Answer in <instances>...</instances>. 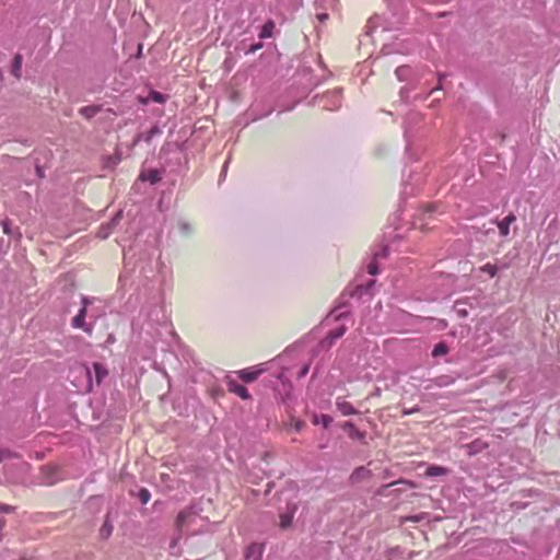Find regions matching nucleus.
Returning a JSON list of instances; mask_svg holds the SVG:
<instances>
[{
    "mask_svg": "<svg viewBox=\"0 0 560 560\" xmlns=\"http://www.w3.org/2000/svg\"><path fill=\"white\" fill-rule=\"evenodd\" d=\"M481 270L483 272H487L491 278H493L498 272V268L494 265L489 264V262L486 264L485 266H482Z\"/></svg>",
    "mask_w": 560,
    "mask_h": 560,
    "instance_id": "obj_34",
    "label": "nucleus"
},
{
    "mask_svg": "<svg viewBox=\"0 0 560 560\" xmlns=\"http://www.w3.org/2000/svg\"><path fill=\"white\" fill-rule=\"evenodd\" d=\"M315 7H316V9L319 7V0L315 1Z\"/></svg>",
    "mask_w": 560,
    "mask_h": 560,
    "instance_id": "obj_58",
    "label": "nucleus"
},
{
    "mask_svg": "<svg viewBox=\"0 0 560 560\" xmlns=\"http://www.w3.org/2000/svg\"><path fill=\"white\" fill-rule=\"evenodd\" d=\"M103 314L101 310L97 307H94L93 304L89 306V317L92 318L94 322Z\"/></svg>",
    "mask_w": 560,
    "mask_h": 560,
    "instance_id": "obj_36",
    "label": "nucleus"
},
{
    "mask_svg": "<svg viewBox=\"0 0 560 560\" xmlns=\"http://www.w3.org/2000/svg\"><path fill=\"white\" fill-rule=\"evenodd\" d=\"M326 70L322 66V61L312 55L304 56L298 61V68L292 75V84L290 88L298 90V97L294 104L304 98L310 91L317 86L325 79Z\"/></svg>",
    "mask_w": 560,
    "mask_h": 560,
    "instance_id": "obj_1",
    "label": "nucleus"
},
{
    "mask_svg": "<svg viewBox=\"0 0 560 560\" xmlns=\"http://www.w3.org/2000/svg\"><path fill=\"white\" fill-rule=\"evenodd\" d=\"M448 351L450 347L447 346V343L445 341H440L434 346L431 354L433 358H439L447 354Z\"/></svg>",
    "mask_w": 560,
    "mask_h": 560,
    "instance_id": "obj_23",
    "label": "nucleus"
},
{
    "mask_svg": "<svg viewBox=\"0 0 560 560\" xmlns=\"http://www.w3.org/2000/svg\"><path fill=\"white\" fill-rule=\"evenodd\" d=\"M436 210V206L435 205H428L425 208H424V214H431L433 213L434 211Z\"/></svg>",
    "mask_w": 560,
    "mask_h": 560,
    "instance_id": "obj_47",
    "label": "nucleus"
},
{
    "mask_svg": "<svg viewBox=\"0 0 560 560\" xmlns=\"http://www.w3.org/2000/svg\"><path fill=\"white\" fill-rule=\"evenodd\" d=\"M142 317L144 319L141 329L145 330L151 336L154 335L159 326H166L168 324L166 308L159 302L143 308L138 320Z\"/></svg>",
    "mask_w": 560,
    "mask_h": 560,
    "instance_id": "obj_4",
    "label": "nucleus"
},
{
    "mask_svg": "<svg viewBox=\"0 0 560 560\" xmlns=\"http://www.w3.org/2000/svg\"><path fill=\"white\" fill-rule=\"evenodd\" d=\"M161 129L158 126H153L145 135L144 140L149 142L154 136L160 135Z\"/></svg>",
    "mask_w": 560,
    "mask_h": 560,
    "instance_id": "obj_37",
    "label": "nucleus"
},
{
    "mask_svg": "<svg viewBox=\"0 0 560 560\" xmlns=\"http://www.w3.org/2000/svg\"><path fill=\"white\" fill-rule=\"evenodd\" d=\"M119 161H120V158H119V156H116V158H115V161H114V164H117Z\"/></svg>",
    "mask_w": 560,
    "mask_h": 560,
    "instance_id": "obj_54",
    "label": "nucleus"
},
{
    "mask_svg": "<svg viewBox=\"0 0 560 560\" xmlns=\"http://www.w3.org/2000/svg\"><path fill=\"white\" fill-rule=\"evenodd\" d=\"M400 483H407V481L400 479V480H397V481H394L392 483H387V485H383L382 487H380L376 491V494L377 495H386L387 494V489L393 487V486H396V485H400Z\"/></svg>",
    "mask_w": 560,
    "mask_h": 560,
    "instance_id": "obj_32",
    "label": "nucleus"
},
{
    "mask_svg": "<svg viewBox=\"0 0 560 560\" xmlns=\"http://www.w3.org/2000/svg\"><path fill=\"white\" fill-rule=\"evenodd\" d=\"M340 428L348 433V436L351 440H357L360 442H364L366 432L360 431L352 421H346L343 422Z\"/></svg>",
    "mask_w": 560,
    "mask_h": 560,
    "instance_id": "obj_11",
    "label": "nucleus"
},
{
    "mask_svg": "<svg viewBox=\"0 0 560 560\" xmlns=\"http://www.w3.org/2000/svg\"><path fill=\"white\" fill-rule=\"evenodd\" d=\"M450 472V469L443 466L430 465L425 470V476L428 477H440L446 476Z\"/></svg>",
    "mask_w": 560,
    "mask_h": 560,
    "instance_id": "obj_19",
    "label": "nucleus"
},
{
    "mask_svg": "<svg viewBox=\"0 0 560 560\" xmlns=\"http://www.w3.org/2000/svg\"><path fill=\"white\" fill-rule=\"evenodd\" d=\"M242 49L244 50L245 55L254 54L256 50L260 49L262 47V43L258 42L255 44H252L249 46H246L245 40L241 43Z\"/></svg>",
    "mask_w": 560,
    "mask_h": 560,
    "instance_id": "obj_31",
    "label": "nucleus"
},
{
    "mask_svg": "<svg viewBox=\"0 0 560 560\" xmlns=\"http://www.w3.org/2000/svg\"><path fill=\"white\" fill-rule=\"evenodd\" d=\"M150 98L153 101V102H156V103H164L165 102V95L158 92V91H151L150 92Z\"/></svg>",
    "mask_w": 560,
    "mask_h": 560,
    "instance_id": "obj_35",
    "label": "nucleus"
},
{
    "mask_svg": "<svg viewBox=\"0 0 560 560\" xmlns=\"http://www.w3.org/2000/svg\"><path fill=\"white\" fill-rule=\"evenodd\" d=\"M291 370V366H284L282 364V374L284 373V371H290ZM281 385H282V390H285L287 388V383L284 382V380L282 378V382H281Z\"/></svg>",
    "mask_w": 560,
    "mask_h": 560,
    "instance_id": "obj_49",
    "label": "nucleus"
},
{
    "mask_svg": "<svg viewBox=\"0 0 560 560\" xmlns=\"http://www.w3.org/2000/svg\"><path fill=\"white\" fill-rule=\"evenodd\" d=\"M178 226H179V230H180L183 233H185V234H188V233H190V231H191V228H190L189 223H187V222H185V221H180V222L178 223Z\"/></svg>",
    "mask_w": 560,
    "mask_h": 560,
    "instance_id": "obj_41",
    "label": "nucleus"
},
{
    "mask_svg": "<svg viewBox=\"0 0 560 560\" xmlns=\"http://www.w3.org/2000/svg\"><path fill=\"white\" fill-rule=\"evenodd\" d=\"M275 28V23L271 20H268L262 26L258 34L260 39L271 37Z\"/></svg>",
    "mask_w": 560,
    "mask_h": 560,
    "instance_id": "obj_22",
    "label": "nucleus"
},
{
    "mask_svg": "<svg viewBox=\"0 0 560 560\" xmlns=\"http://www.w3.org/2000/svg\"><path fill=\"white\" fill-rule=\"evenodd\" d=\"M444 78H445V75H442V74H440V75H439V84H438V86H436V88H434V89H432V90H431V93H433V92H434V91H436V90H441V89H442L441 83H442V80H443Z\"/></svg>",
    "mask_w": 560,
    "mask_h": 560,
    "instance_id": "obj_50",
    "label": "nucleus"
},
{
    "mask_svg": "<svg viewBox=\"0 0 560 560\" xmlns=\"http://www.w3.org/2000/svg\"><path fill=\"white\" fill-rule=\"evenodd\" d=\"M101 110V106H97V105H89V106H83L80 108V114L86 118V119H91L93 118L98 112Z\"/></svg>",
    "mask_w": 560,
    "mask_h": 560,
    "instance_id": "obj_21",
    "label": "nucleus"
},
{
    "mask_svg": "<svg viewBox=\"0 0 560 560\" xmlns=\"http://www.w3.org/2000/svg\"><path fill=\"white\" fill-rule=\"evenodd\" d=\"M122 219V210L116 212V214L108 221L100 226L97 231V237L101 240H106L112 233L116 225L119 224Z\"/></svg>",
    "mask_w": 560,
    "mask_h": 560,
    "instance_id": "obj_9",
    "label": "nucleus"
},
{
    "mask_svg": "<svg viewBox=\"0 0 560 560\" xmlns=\"http://www.w3.org/2000/svg\"><path fill=\"white\" fill-rule=\"evenodd\" d=\"M346 327L345 326H339L332 330H330L327 335L326 338H324L323 340H320V342L318 343V348L322 350V349H329L334 342L341 338L345 332H346Z\"/></svg>",
    "mask_w": 560,
    "mask_h": 560,
    "instance_id": "obj_10",
    "label": "nucleus"
},
{
    "mask_svg": "<svg viewBox=\"0 0 560 560\" xmlns=\"http://www.w3.org/2000/svg\"><path fill=\"white\" fill-rule=\"evenodd\" d=\"M388 255L387 246L382 247L378 252L374 254V259L377 260L380 258H386Z\"/></svg>",
    "mask_w": 560,
    "mask_h": 560,
    "instance_id": "obj_39",
    "label": "nucleus"
},
{
    "mask_svg": "<svg viewBox=\"0 0 560 560\" xmlns=\"http://www.w3.org/2000/svg\"><path fill=\"white\" fill-rule=\"evenodd\" d=\"M2 228H3V232L8 235L12 234V231H11V223L9 221H3L2 222Z\"/></svg>",
    "mask_w": 560,
    "mask_h": 560,
    "instance_id": "obj_45",
    "label": "nucleus"
},
{
    "mask_svg": "<svg viewBox=\"0 0 560 560\" xmlns=\"http://www.w3.org/2000/svg\"><path fill=\"white\" fill-rule=\"evenodd\" d=\"M380 16L375 15L369 19L365 25V35H371L373 31L378 26Z\"/></svg>",
    "mask_w": 560,
    "mask_h": 560,
    "instance_id": "obj_28",
    "label": "nucleus"
},
{
    "mask_svg": "<svg viewBox=\"0 0 560 560\" xmlns=\"http://www.w3.org/2000/svg\"><path fill=\"white\" fill-rule=\"evenodd\" d=\"M368 272L372 276H376L378 273V265H377V260L373 259L369 265H368Z\"/></svg>",
    "mask_w": 560,
    "mask_h": 560,
    "instance_id": "obj_38",
    "label": "nucleus"
},
{
    "mask_svg": "<svg viewBox=\"0 0 560 560\" xmlns=\"http://www.w3.org/2000/svg\"><path fill=\"white\" fill-rule=\"evenodd\" d=\"M328 13L327 12H323V11H317L316 12V19L320 22V23H324L327 19H328Z\"/></svg>",
    "mask_w": 560,
    "mask_h": 560,
    "instance_id": "obj_43",
    "label": "nucleus"
},
{
    "mask_svg": "<svg viewBox=\"0 0 560 560\" xmlns=\"http://www.w3.org/2000/svg\"><path fill=\"white\" fill-rule=\"evenodd\" d=\"M262 555V545L252 544L246 548L245 559L246 560H260Z\"/></svg>",
    "mask_w": 560,
    "mask_h": 560,
    "instance_id": "obj_17",
    "label": "nucleus"
},
{
    "mask_svg": "<svg viewBox=\"0 0 560 560\" xmlns=\"http://www.w3.org/2000/svg\"><path fill=\"white\" fill-rule=\"evenodd\" d=\"M516 220V217L513 214V213H510L509 215H506L504 219H502L501 221H493L491 222L492 225H497L499 231H500V234L502 236H508L509 233H510V225L511 223H513L514 221Z\"/></svg>",
    "mask_w": 560,
    "mask_h": 560,
    "instance_id": "obj_14",
    "label": "nucleus"
},
{
    "mask_svg": "<svg viewBox=\"0 0 560 560\" xmlns=\"http://www.w3.org/2000/svg\"><path fill=\"white\" fill-rule=\"evenodd\" d=\"M472 229H474V230H477V232H480V233H482L483 235H488V234H490V233H494V232H495V230H494V228H493V226H490V228H488V229H486V230H481L480 228H477V226H472Z\"/></svg>",
    "mask_w": 560,
    "mask_h": 560,
    "instance_id": "obj_44",
    "label": "nucleus"
},
{
    "mask_svg": "<svg viewBox=\"0 0 560 560\" xmlns=\"http://www.w3.org/2000/svg\"><path fill=\"white\" fill-rule=\"evenodd\" d=\"M305 425V422L302 421V420H295L294 422V428H295V431H301Z\"/></svg>",
    "mask_w": 560,
    "mask_h": 560,
    "instance_id": "obj_48",
    "label": "nucleus"
},
{
    "mask_svg": "<svg viewBox=\"0 0 560 560\" xmlns=\"http://www.w3.org/2000/svg\"><path fill=\"white\" fill-rule=\"evenodd\" d=\"M84 373L86 376V390L93 392L94 384L100 386L104 380L108 376V370L101 362H93L92 366H84Z\"/></svg>",
    "mask_w": 560,
    "mask_h": 560,
    "instance_id": "obj_6",
    "label": "nucleus"
},
{
    "mask_svg": "<svg viewBox=\"0 0 560 560\" xmlns=\"http://www.w3.org/2000/svg\"><path fill=\"white\" fill-rule=\"evenodd\" d=\"M372 471L364 466L357 467L349 477V485L354 486L371 478Z\"/></svg>",
    "mask_w": 560,
    "mask_h": 560,
    "instance_id": "obj_13",
    "label": "nucleus"
},
{
    "mask_svg": "<svg viewBox=\"0 0 560 560\" xmlns=\"http://www.w3.org/2000/svg\"><path fill=\"white\" fill-rule=\"evenodd\" d=\"M201 511L199 504L192 503L178 513L175 522L178 538L184 534L197 535L206 530L208 520L200 515Z\"/></svg>",
    "mask_w": 560,
    "mask_h": 560,
    "instance_id": "obj_3",
    "label": "nucleus"
},
{
    "mask_svg": "<svg viewBox=\"0 0 560 560\" xmlns=\"http://www.w3.org/2000/svg\"><path fill=\"white\" fill-rule=\"evenodd\" d=\"M36 171H37V174H38L39 176H43L42 171H40V168H39L38 166L36 167Z\"/></svg>",
    "mask_w": 560,
    "mask_h": 560,
    "instance_id": "obj_53",
    "label": "nucleus"
},
{
    "mask_svg": "<svg viewBox=\"0 0 560 560\" xmlns=\"http://www.w3.org/2000/svg\"><path fill=\"white\" fill-rule=\"evenodd\" d=\"M294 104L293 105H289V106H285L283 103H282V112L284 110H291L293 108Z\"/></svg>",
    "mask_w": 560,
    "mask_h": 560,
    "instance_id": "obj_51",
    "label": "nucleus"
},
{
    "mask_svg": "<svg viewBox=\"0 0 560 560\" xmlns=\"http://www.w3.org/2000/svg\"><path fill=\"white\" fill-rule=\"evenodd\" d=\"M314 103L322 105L326 110H335L341 106V90L335 89L323 95L314 96Z\"/></svg>",
    "mask_w": 560,
    "mask_h": 560,
    "instance_id": "obj_8",
    "label": "nucleus"
},
{
    "mask_svg": "<svg viewBox=\"0 0 560 560\" xmlns=\"http://www.w3.org/2000/svg\"><path fill=\"white\" fill-rule=\"evenodd\" d=\"M285 5H288V10L290 12V19H292L293 13L302 5V0H285ZM287 20H289V18L284 16L282 13V23Z\"/></svg>",
    "mask_w": 560,
    "mask_h": 560,
    "instance_id": "obj_24",
    "label": "nucleus"
},
{
    "mask_svg": "<svg viewBox=\"0 0 560 560\" xmlns=\"http://www.w3.org/2000/svg\"><path fill=\"white\" fill-rule=\"evenodd\" d=\"M237 376L247 384L261 378V382L267 387L276 392L280 384V355L257 365L240 370Z\"/></svg>",
    "mask_w": 560,
    "mask_h": 560,
    "instance_id": "obj_2",
    "label": "nucleus"
},
{
    "mask_svg": "<svg viewBox=\"0 0 560 560\" xmlns=\"http://www.w3.org/2000/svg\"><path fill=\"white\" fill-rule=\"evenodd\" d=\"M375 281L370 280L366 285L359 284L357 285L355 290L351 295H357L358 298H361L363 294L370 293L371 288L374 285Z\"/></svg>",
    "mask_w": 560,
    "mask_h": 560,
    "instance_id": "obj_26",
    "label": "nucleus"
},
{
    "mask_svg": "<svg viewBox=\"0 0 560 560\" xmlns=\"http://www.w3.org/2000/svg\"><path fill=\"white\" fill-rule=\"evenodd\" d=\"M298 510V504L293 502L287 503L285 512L282 513V530L291 526L294 513Z\"/></svg>",
    "mask_w": 560,
    "mask_h": 560,
    "instance_id": "obj_15",
    "label": "nucleus"
},
{
    "mask_svg": "<svg viewBox=\"0 0 560 560\" xmlns=\"http://www.w3.org/2000/svg\"><path fill=\"white\" fill-rule=\"evenodd\" d=\"M314 424H322L324 429H328L332 423V418L329 415H314L313 417Z\"/></svg>",
    "mask_w": 560,
    "mask_h": 560,
    "instance_id": "obj_25",
    "label": "nucleus"
},
{
    "mask_svg": "<svg viewBox=\"0 0 560 560\" xmlns=\"http://www.w3.org/2000/svg\"><path fill=\"white\" fill-rule=\"evenodd\" d=\"M336 407L337 409L343 415V416H351L357 415L359 411L347 400L342 398H337L336 400Z\"/></svg>",
    "mask_w": 560,
    "mask_h": 560,
    "instance_id": "obj_16",
    "label": "nucleus"
},
{
    "mask_svg": "<svg viewBox=\"0 0 560 560\" xmlns=\"http://www.w3.org/2000/svg\"><path fill=\"white\" fill-rule=\"evenodd\" d=\"M347 307V304H340L338 305L334 311H332V314L335 315V319L336 320H341L343 318H346L349 314V311L348 310H345Z\"/></svg>",
    "mask_w": 560,
    "mask_h": 560,
    "instance_id": "obj_27",
    "label": "nucleus"
},
{
    "mask_svg": "<svg viewBox=\"0 0 560 560\" xmlns=\"http://www.w3.org/2000/svg\"><path fill=\"white\" fill-rule=\"evenodd\" d=\"M23 58L20 54H16L12 60L11 73L16 78H21Z\"/></svg>",
    "mask_w": 560,
    "mask_h": 560,
    "instance_id": "obj_20",
    "label": "nucleus"
},
{
    "mask_svg": "<svg viewBox=\"0 0 560 560\" xmlns=\"http://www.w3.org/2000/svg\"><path fill=\"white\" fill-rule=\"evenodd\" d=\"M3 458H4V453L0 452V462L3 460Z\"/></svg>",
    "mask_w": 560,
    "mask_h": 560,
    "instance_id": "obj_55",
    "label": "nucleus"
},
{
    "mask_svg": "<svg viewBox=\"0 0 560 560\" xmlns=\"http://www.w3.org/2000/svg\"><path fill=\"white\" fill-rule=\"evenodd\" d=\"M139 179L142 182H150L152 185H154L162 179V176L158 170L151 168L148 172H142L139 175Z\"/></svg>",
    "mask_w": 560,
    "mask_h": 560,
    "instance_id": "obj_18",
    "label": "nucleus"
},
{
    "mask_svg": "<svg viewBox=\"0 0 560 560\" xmlns=\"http://www.w3.org/2000/svg\"><path fill=\"white\" fill-rule=\"evenodd\" d=\"M137 497L142 504H147L151 499V493L147 488H141L138 491Z\"/></svg>",
    "mask_w": 560,
    "mask_h": 560,
    "instance_id": "obj_33",
    "label": "nucleus"
},
{
    "mask_svg": "<svg viewBox=\"0 0 560 560\" xmlns=\"http://www.w3.org/2000/svg\"><path fill=\"white\" fill-rule=\"evenodd\" d=\"M450 383H451V380H450V377H448V376H446V375L440 376V377H438V378L435 380V384H436L438 386H446V385H448Z\"/></svg>",
    "mask_w": 560,
    "mask_h": 560,
    "instance_id": "obj_40",
    "label": "nucleus"
},
{
    "mask_svg": "<svg viewBox=\"0 0 560 560\" xmlns=\"http://www.w3.org/2000/svg\"><path fill=\"white\" fill-rule=\"evenodd\" d=\"M411 69L408 66H400L396 69L395 73L399 81H405L410 74Z\"/></svg>",
    "mask_w": 560,
    "mask_h": 560,
    "instance_id": "obj_30",
    "label": "nucleus"
},
{
    "mask_svg": "<svg viewBox=\"0 0 560 560\" xmlns=\"http://www.w3.org/2000/svg\"><path fill=\"white\" fill-rule=\"evenodd\" d=\"M113 533V525L109 523V521L106 518L104 524L102 525L100 529V535L103 539H107Z\"/></svg>",
    "mask_w": 560,
    "mask_h": 560,
    "instance_id": "obj_29",
    "label": "nucleus"
},
{
    "mask_svg": "<svg viewBox=\"0 0 560 560\" xmlns=\"http://www.w3.org/2000/svg\"><path fill=\"white\" fill-rule=\"evenodd\" d=\"M94 298L89 296H82L81 298V308L79 310L78 314L72 318L71 325L73 328L82 329L83 331L88 334H92L93 331V323L88 324L85 322L86 316H89V306H91L94 303Z\"/></svg>",
    "mask_w": 560,
    "mask_h": 560,
    "instance_id": "obj_7",
    "label": "nucleus"
},
{
    "mask_svg": "<svg viewBox=\"0 0 560 560\" xmlns=\"http://www.w3.org/2000/svg\"><path fill=\"white\" fill-rule=\"evenodd\" d=\"M13 509L14 508L11 505L0 504V512L9 513V512L13 511Z\"/></svg>",
    "mask_w": 560,
    "mask_h": 560,
    "instance_id": "obj_46",
    "label": "nucleus"
},
{
    "mask_svg": "<svg viewBox=\"0 0 560 560\" xmlns=\"http://www.w3.org/2000/svg\"><path fill=\"white\" fill-rule=\"evenodd\" d=\"M446 325H447V323L445 320L441 322V326L445 327Z\"/></svg>",
    "mask_w": 560,
    "mask_h": 560,
    "instance_id": "obj_57",
    "label": "nucleus"
},
{
    "mask_svg": "<svg viewBox=\"0 0 560 560\" xmlns=\"http://www.w3.org/2000/svg\"><path fill=\"white\" fill-rule=\"evenodd\" d=\"M420 410H421L420 407L416 406V407L409 408V409L408 408H404L401 410V413H402V416H409V415H412L415 412H419Z\"/></svg>",
    "mask_w": 560,
    "mask_h": 560,
    "instance_id": "obj_42",
    "label": "nucleus"
},
{
    "mask_svg": "<svg viewBox=\"0 0 560 560\" xmlns=\"http://www.w3.org/2000/svg\"><path fill=\"white\" fill-rule=\"evenodd\" d=\"M226 167H228V162H225V164L223 165V170H222L223 173L226 171Z\"/></svg>",
    "mask_w": 560,
    "mask_h": 560,
    "instance_id": "obj_56",
    "label": "nucleus"
},
{
    "mask_svg": "<svg viewBox=\"0 0 560 560\" xmlns=\"http://www.w3.org/2000/svg\"><path fill=\"white\" fill-rule=\"evenodd\" d=\"M458 314H459L460 316H467V312H466L465 310H463V311H462V310H458Z\"/></svg>",
    "mask_w": 560,
    "mask_h": 560,
    "instance_id": "obj_52",
    "label": "nucleus"
},
{
    "mask_svg": "<svg viewBox=\"0 0 560 560\" xmlns=\"http://www.w3.org/2000/svg\"><path fill=\"white\" fill-rule=\"evenodd\" d=\"M226 385H228L229 392L237 395L242 399L250 398V394H249L248 389L244 385L240 384L236 380L228 377Z\"/></svg>",
    "mask_w": 560,
    "mask_h": 560,
    "instance_id": "obj_12",
    "label": "nucleus"
},
{
    "mask_svg": "<svg viewBox=\"0 0 560 560\" xmlns=\"http://www.w3.org/2000/svg\"><path fill=\"white\" fill-rule=\"evenodd\" d=\"M287 359H292L302 363L299 372L296 373V378H302L308 373L311 360L306 359L304 341L301 340L295 342L293 346L288 347L285 351L282 352V361Z\"/></svg>",
    "mask_w": 560,
    "mask_h": 560,
    "instance_id": "obj_5",
    "label": "nucleus"
}]
</instances>
